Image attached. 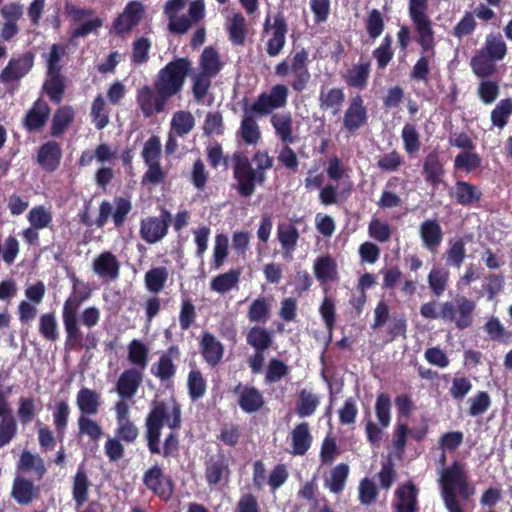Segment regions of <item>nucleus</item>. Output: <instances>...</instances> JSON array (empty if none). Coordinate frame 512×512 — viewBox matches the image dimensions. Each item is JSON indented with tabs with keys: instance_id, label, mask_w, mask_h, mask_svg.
<instances>
[{
	"instance_id": "obj_1",
	"label": "nucleus",
	"mask_w": 512,
	"mask_h": 512,
	"mask_svg": "<svg viewBox=\"0 0 512 512\" xmlns=\"http://www.w3.org/2000/svg\"><path fill=\"white\" fill-rule=\"evenodd\" d=\"M181 411L174 399L155 402L146 419L147 440L151 452H160L161 428L167 426L170 430L180 427Z\"/></svg>"
},
{
	"instance_id": "obj_2",
	"label": "nucleus",
	"mask_w": 512,
	"mask_h": 512,
	"mask_svg": "<svg viewBox=\"0 0 512 512\" xmlns=\"http://www.w3.org/2000/svg\"><path fill=\"white\" fill-rule=\"evenodd\" d=\"M440 485L445 506L459 504L457 493L463 499H468L475 494V488L468 485L466 472L459 463H453L441 471Z\"/></svg>"
},
{
	"instance_id": "obj_3",
	"label": "nucleus",
	"mask_w": 512,
	"mask_h": 512,
	"mask_svg": "<svg viewBox=\"0 0 512 512\" xmlns=\"http://www.w3.org/2000/svg\"><path fill=\"white\" fill-rule=\"evenodd\" d=\"M189 69L190 62L185 58L168 63L158 73L156 90L168 98L175 95L182 89Z\"/></svg>"
},
{
	"instance_id": "obj_4",
	"label": "nucleus",
	"mask_w": 512,
	"mask_h": 512,
	"mask_svg": "<svg viewBox=\"0 0 512 512\" xmlns=\"http://www.w3.org/2000/svg\"><path fill=\"white\" fill-rule=\"evenodd\" d=\"M289 90L283 84H277L270 91L260 94L252 104L251 110L259 115H267L286 105Z\"/></svg>"
},
{
	"instance_id": "obj_5",
	"label": "nucleus",
	"mask_w": 512,
	"mask_h": 512,
	"mask_svg": "<svg viewBox=\"0 0 512 512\" xmlns=\"http://www.w3.org/2000/svg\"><path fill=\"white\" fill-rule=\"evenodd\" d=\"M287 26L282 15L268 16L265 21L264 33L267 38V53L277 56L285 45Z\"/></svg>"
},
{
	"instance_id": "obj_6",
	"label": "nucleus",
	"mask_w": 512,
	"mask_h": 512,
	"mask_svg": "<svg viewBox=\"0 0 512 512\" xmlns=\"http://www.w3.org/2000/svg\"><path fill=\"white\" fill-rule=\"evenodd\" d=\"M234 177L238 184V191L244 197H249L254 193L257 179L263 180V176L259 175L258 177L248 159L242 156L236 158Z\"/></svg>"
},
{
	"instance_id": "obj_7",
	"label": "nucleus",
	"mask_w": 512,
	"mask_h": 512,
	"mask_svg": "<svg viewBox=\"0 0 512 512\" xmlns=\"http://www.w3.org/2000/svg\"><path fill=\"white\" fill-rule=\"evenodd\" d=\"M168 97L156 92L150 86H143L137 90L136 102L145 117H151L161 112L167 102Z\"/></svg>"
},
{
	"instance_id": "obj_8",
	"label": "nucleus",
	"mask_w": 512,
	"mask_h": 512,
	"mask_svg": "<svg viewBox=\"0 0 512 512\" xmlns=\"http://www.w3.org/2000/svg\"><path fill=\"white\" fill-rule=\"evenodd\" d=\"M131 210V203L124 198H116L113 203L102 202L99 208L98 226L102 227L112 217L116 226H120Z\"/></svg>"
},
{
	"instance_id": "obj_9",
	"label": "nucleus",
	"mask_w": 512,
	"mask_h": 512,
	"mask_svg": "<svg viewBox=\"0 0 512 512\" xmlns=\"http://www.w3.org/2000/svg\"><path fill=\"white\" fill-rule=\"evenodd\" d=\"M367 120V110L363 99L357 95L351 98L348 108L344 114V126L349 131H356L364 125Z\"/></svg>"
},
{
	"instance_id": "obj_10",
	"label": "nucleus",
	"mask_w": 512,
	"mask_h": 512,
	"mask_svg": "<svg viewBox=\"0 0 512 512\" xmlns=\"http://www.w3.org/2000/svg\"><path fill=\"white\" fill-rule=\"evenodd\" d=\"M39 489L22 475H16L11 489L12 498L20 505L31 504L38 496Z\"/></svg>"
},
{
	"instance_id": "obj_11",
	"label": "nucleus",
	"mask_w": 512,
	"mask_h": 512,
	"mask_svg": "<svg viewBox=\"0 0 512 512\" xmlns=\"http://www.w3.org/2000/svg\"><path fill=\"white\" fill-rule=\"evenodd\" d=\"M144 14V7L140 2L132 1L127 4L122 14L116 19L114 26L118 33H125L138 25Z\"/></svg>"
},
{
	"instance_id": "obj_12",
	"label": "nucleus",
	"mask_w": 512,
	"mask_h": 512,
	"mask_svg": "<svg viewBox=\"0 0 512 512\" xmlns=\"http://www.w3.org/2000/svg\"><path fill=\"white\" fill-rule=\"evenodd\" d=\"M102 405L101 395L96 390L83 387L76 395V406L80 415L94 416Z\"/></svg>"
},
{
	"instance_id": "obj_13",
	"label": "nucleus",
	"mask_w": 512,
	"mask_h": 512,
	"mask_svg": "<svg viewBox=\"0 0 512 512\" xmlns=\"http://www.w3.org/2000/svg\"><path fill=\"white\" fill-rule=\"evenodd\" d=\"M33 65V57L29 54L19 58L12 59L0 74V80L9 83L22 78L26 75Z\"/></svg>"
},
{
	"instance_id": "obj_14",
	"label": "nucleus",
	"mask_w": 512,
	"mask_h": 512,
	"mask_svg": "<svg viewBox=\"0 0 512 512\" xmlns=\"http://www.w3.org/2000/svg\"><path fill=\"white\" fill-rule=\"evenodd\" d=\"M81 305V300L76 296H70L63 306V323L67 332L68 338L73 339L79 336V326L77 320L78 310Z\"/></svg>"
},
{
	"instance_id": "obj_15",
	"label": "nucleus",
	"mask_w": 512,
	"mask_h": 512,
	"mask_svg": "<svg viewBox=\"0 0 512 512\" xmlns=\"http://www.w3.org/2000/svg\"><path fill=\"white\" fill-rule=\"evenodd\" d=\"M120 264L111 252H103L93 261V271L104 279H116L119 276Z\"/></svg>"
},
{
	"instance_id": "obj_16",
	"label": "nucleus",
	"mask_w": 512,
	"mask_h": 512,
	"mask_svg": "<svg viewBox=\"0 0 512 512\" xmlns=\"http://www.w3.org/2000/svg\"><path fill=\"white\" fill-rule=\"evenodd\" d=\"M145 485L162 499H168L172 494V487L167 478L158 467L149 469L144 476Z\"/></svg>"
},
{
	"instance_id": "obj_17",
	"label": "nucleus",
	"mask_w": 512,
	"mask_h": 512,
	"mask_svg": "<svg viewBox=\"0 0 512 512\" xmlns=\"http://www.w3.org/2000/svg\"><path fill=\"white\" fill-rule=\"evenodd\" d=\"M417 491L413 484L400 486L395 492L393 506L397 512H416Z\"/></svg>"
},
{
	"instance_id": "obj_18",
	"label": "nucleus",
	"mask_w": 512,
	"mask_h": 512,
	"mask_svg": "<svg viewBox=\"0 0 512 512\" xmlns=\"http://www.w3.org/2000/svg\"><path fill=\"white\" fill-rule=\"evenodd\" d=\"M277 237L282 247L283 256L285 258H292L299 239L297 228L288 223L279 224L277 227Z\"/></svg>"
},
{
	"instance_id": "obj_19",
	"label": "nucleus",
	"mask_w": 512,
	"mask_h": 512,
	"mask_svg": "<svg viewBox=\"0 0 512 512\" xmlns=\"http://www.w3.org/2000/svg\"><path fill=\"white\" fill-rule=\"evenodd\" d=\"M184 5L185 0H169L165 5L164 12L169 18V28L177 33H185L190 28V21L186 17H177Z\"/></svg>"
},
{
	"instance_id": "obj_20",
	"label": "nucleus",
	"mask_w": 512,
	"mask_h": 512,
	"mask_svg": "<svg viewBox=\"0 0 512 512\" xmlns=\"http://www.w3.org/2000/svg\"><path fill=\"white\" fill-rule=\"evenodd\" d=\"M291 453L293 455H304L312 443V435L307 423H300L291 431Z\"/></svg>"
},
{
	"instance_id": "obj_21",
	"label": "nucleus",
	"mask_w": 512,
	"mask_h": 512,
	"mask_svg": "<svg viewBox=\"0 0 512 512\" xmlns=\"http://www.w3.org/2000/svg\"><path fill=\"white\" fill-rule=\"evenodd\" d=\"M142 381L141 373L136 369L124 371L117 381V392L122 398L133 397Z\"/></svg>"
},
{
	"instance_id": "obj_22",
	"label": "nucleus",
	"mask_w": 512,
	"mask_h": 512,
	"mask_svg": "<svg viewBox=\"0 0 512 512\" xmlns=\"http://www.w3.org/2000/svg\"><path fill=\"white\" fill-rule=\"evenodd\" d=\"M201 351L206 362L212 366L220 362L224 353L222 344L209 332L202 335Z\"/></svg>"
},
{
	"instance_id": "obj_23",
	"label": "nucleus",
	"mask_w": 512,
	"mask_h": 512,
	"mask_svg": "<svg viewBox=\"0 0 512 512\" xmlns=\"http://www.w3.org/2000/svg\"><path fill=\"white\" fill-rule=\"evenodd\" d=\"M241 276L240 269H231L225 273L213 277L210 281V289L217 294H225L236 288Z\"/></svg>"
},
{
	"instance_id": "obj_24",
	"label": "nucleus",
	"mask_w": 512,
	"mask_h": 512,
	"mask_svg": "<svg viewBox=\"0 0 512 512\" xmlns=\"http://www.w3.org/2000/svg\"><path fill=\"white\" fill-rule=\"evenodd\" d=\"M270 122L275 130L276 136L283 143H293V120L290 113H275L271 116Z\"/></svg>"
},
{
	"instance_id": "obj_25",
	"label": "nucleus",
	"mask_w": 512,
	"mask_h": 512,
	"mask_svg": "<svg viewBox=\"0 0 512 512\" xmlns=\"http://www.w3.org/2000/svg\"><path fill=\"white\" fill-rule=\"evenodd\" d=\"M167 222L159 218H147L142 221L141 235L148 243H156L161 240L167 232Z\"/></svg>"
},
{
	"instance_id": "obj_26",
	"label": "nucleus",
	"mask_w": 512,
	"mask_h": 512,
	"mask_svg": "<svg viewBox=\"0 0 512 512\" xmlns=\"http://www.w3.org/2000/svg\"><path fill=\"white\" fill-rule=\"evenodd\" d=\"M442 229L434 220H426L420 225V237L424 246L431 252L436 251L442 241Z\"/></svg>"
},
{
	"instance_id": "obj_27",
	"label": "nucleus",
	"mask_w": 512,
	"mask_h": 512,
	"mask_svg": "<svg viewBox=\"0 0 512 512\" xmlns=\"http://www.w3.org/2000/svg\"><path fill=\"white\" fill-rule=\"evenodd\" d=\"M348 475L349 466L347 464L340 463L334 466L330 470L329 474L325 477V487L328 488L330 492L335 494L342 492L345 487Z\"/></svg>"
},
{
	"instance_id": "obj_28",
	"label": "nucleus",
	"mask_w": 512,
	"mask_h": 512,
	"mask_svg": "<svg viewBox=\"0 0 512 512\" xmlns=\"http://www.w3.org/2000/svg\"><path fill=\"white\" fill-rule=\"evenodd\" d=\"M49 107L43 101H36L33 107L29 110L25 118V127L29 130H35L42 127L48 118Z\"/></svg>"
},
{
	"instance_id": "obj_29",
	"label": "nucleus",
	"mask_w": 512,
	"mask_h": 512,
	"mask_svg": "<svg viewBox=\"0 0 512 512\" xmlns=\"http://www.w3.org/2000/svg\"><path fill=\"white\" fill-rule=\"evenodd\" d=\"M370 73V64L368 62L354 65L347 69L343 74V79L347 85L363 89L366 86Z\"/></svg>"
},
{
	"instance_id": "obj_30",
	"label": "nucleus",
	"mask_w": 512,
	"mask_h": 512,
	"mask_svg": "<svg viewBox=\"0 0 512 512\" xmlns=\"http://www.w3.org/2000/svg\"><path fill=\"white\" fill-rule=\"evenodd\" d=\"M237 135L248 145H255L261 139V131L256 120L245 115L240 123Z\"/></svg>"
},
{
	"instance_id": "obj_31",
	"label": "nucleus",
	"mask_w": 512,
	"mask_h": 512,
	"mask_svg": "<svg viewBox=\"0 0 512 512\" xmlns=\"http://www.w3.org/2000/svg\"><path fill=\"white\" fill-rule=\"evenodd\" d=\"M452 196L462 205H469L478 201L481 197V191L478 187L459 181L452 189Z\"/></svg>"
},
{
	"instance_id": "obj_32",
	"label": "nucleus",
	"mask_w": 512,
	"mask_h": 512,
	"mask_svg": "<svg viewBox=\"0 0 512 512\" xmlns=\"http://www.w3.org/2000/svg\"><path fill=\"white\" fill-rule=\"evenodd\" d=\"M495 60L479 50L470 61L473 73L478 77H489L497 71Z\"/></svg>"
},
{
	"instance_id": "obj_33",
	"label": "nucleus",
	"mask_w": 512,
	"mask_h": 512,
	"mask_svg": "<svg viewBox=\"0 0 512 512\" xmlns=\"http://www.w3.org/2000/svg\"><path fill=\"white\" fill-rule=\"evenodd\" d=\"M18 470L31 472L38 479L42 478L46 472L43 459L40 456L33 454L29 451H23V453L21 454L18 463Z\"/></svg>"
},
{
	"instance_id": "obj_34",
	"label": "nucleus",
	"mask_w": 512,
	"mask_h": 512,
	"mask_svg": "<svg viewBox=\"0 0 512 512\" xmlns=\"http://www.w3.org/2000/svg\"><path fill=\"white\" fill-rule=\"evenodd\" d=\"M195 126V119L188 111H177L173 114L170 131L176 136H184L191 132Z\"/></svg>"
},
{
	"instance_id": "obj_35",
	"label": "nucleus",
	"mask_w": 512,
	"mask_h": 512,
	"mask_svg": "<svg viewBox=\"0 0 512 512\" xmlns=\"http://www.w3.org/2000/svg\"><path fill=\"white\" fill-rule=\"evenodd\" d=\"M414 24L419 33V42L425 51H428L433 46V33L431 29V22L426 14L411 16Z\"/></svg>"
},
{
	"instance_id": "obj_36",
	"label": "nucleus",
	"mask_w": 512,
	"mask_h": 512,
	"mask_svg": "<svg viewBox=\"0 0 512 512\" xmlns=\"http://www.w3.org/2000/svg\"><path fill=\"white\" fill-rule=\"evenodd\" d=\"M60 148L56 142H48L44 144L38 154L40 164L47 170H54L60 160Z\"/></svg>"
},
{
	"instance_id": "obj_37",
	"label": "nucleus",
	"mask_w": 512,
	"mask_h": 512,
	"mask_svg": "<svg viewBox=\"0 0 512 512\" xmlns=\"http://www.w3.org/2000/svg\"><path fill=\"white\" fill-rule=\"evenodd\" d=\"M172 354L176 356L178 354L177 349L171 348L169 354L162 355L159 361L151 367L152 374L162 381L170 379L175 373Z\"/></svg>"
},
{
	"instance_id": "obj_38",
	"label": "nucleus",
	"mask_w": 512,
	"mask_h": 512,
	"mask_svg": "<svg viewBox=\"0 0 512 512\" xmlns=\"http://www.w3.org/2000/svg\"><path fill=\"white\" fill-rule=\"evenodd\" d=\"M314 273L321 282H328L335 279L337 267L335 261L329 256H322L314 262Z\"/></svg>"
},
{
	"instance_id": "obj_39",
	"label": "nucleus",
	"mask_w": 512,
	"mask_h": 512,
	"mask_svg": "<svg viewBox=\"0 0 512 512\" xmlns=\"http://www.w3.org/2000/svg\"><path fill=\"white\" fill-rule=\"evenodd\" d=\"M221 68L218 53L212 47H206L200 57L199 71L214 77Z\"/></svg>"
},
{
	"instance_id": "obj_40",
	"label": "nucleus",
	"mask_w": 512,
	"mask_h": 512,
	"mask_svg": "<svg viewBox=\"0 0 512 512\" xmlns=\"http://www.w3.org/2000/svg\"><path fill=\"white\" fill-rule=\"evenodd\" d=\"M264 403L261 393L253 388H245L242 390L239 405L241 409L247 413L258 411Z\"/></svg>"
},
{
	"instance_id": "obj_41",
	"label": "nucleus",
	"mask_w": 512,
	"mask_h": 512,
	"mask_svg": "<svg viewBox=\"0 0 512 512\" xmlns=\"http://www.w3.org/2000/svg\"><path fill=\"white\" fill-rule=\"evenodd\" d=\"M480 50L497 62L505 57L507 46L500 35H488L485 45Z\"/></svg>"
},
{
	"instance_id": "obj_42",
	"label": "nucleus",
	"mask_w": 512,
	"mask_h": 512,
	"mask_svg": "<svg viewBox=\"0 0 512 512\" xmlns=\"http://www.w3.org/2000/svg\"><path fill=\"white\" fill-rule=\"evenodd\" d=\"M52 213L50 209L43 205L33 207L27 214V220L34 229H45L52 222Z\"/></svg>"
},
{
	"instance_id": "obj_43",
	"label": "nucleus",
	"mask_w": 512,
	"mask_h": 512,
	"mask_svg": "<svg viewBox=\"0 0 512 512\" xmlns=\"http://www.w3.org/2000/svg\"><path fill=\"white\" fill-rule=\"evenodd\" d=\"M272 342V335L265 328L255 326L247 334V343L257 351L266 350Z\"/></svg>"
},
{
	"instance_id": "obj_44",
	"label": "nucleus",
	"mask_w": 512,
	"mask_h": 512,
	"mask_svg": "<svg viewBox=\"0 0 512 512\" xmlns=\"http://www.w3.org/2000/svg\"><path fill=\"white\" fill-rule=\"evenodd\" d=\"M318 405L319 398L316 394L302 390L296 408L297 414L302 418L309 417L316 411Z\"/></svg>"
},
{
	"instance_id": "obj_45",
	"label": "nucleus",
	"mask_w": 512,
	"mask_h": 512,
	"mask_svg": "<svg viewBox=\"0 0 512 512\" xmlns=\"http://www.w3.org/2000/svg\"><path fill=\"white\" fill-rule=\"evenodd\" d=\"M77 424L79 434L89 437L92 441H98L104 434L101 426L91 416L80 415Z\"/></svg>"
},
{
	"instance_id": "obj_46",
	"label": "nucleus",
	"mask_w": 512,
	"mask_h": 512,
	"mask_svg": "<svg viewBox=\"0 0 512 512\" xmlns=\"http://www.w3.org/2000/svg\"><path fill=\"white\" fill-rule=\"evenodd\" d=\"M91 117L97 129L105 128L109 123V111L102 95H98L91 106Z\"/></svg>"
},
{
	"instance_id": "obj_47",
	"label": "nucleus",
	"mask_w": 512,
	"mask_h": 512,
	"mask_svg": "<svg viewBox=\"0 0 512 512\" xmlns=\"http://www.w3.org/2000/svg\"><path fill=\"white\" fill-rule=\"evenodd\" d=\"M44 88L51 100L60 102L64 91V80L60 72H48Z\"/></svg>"
},
{
	"instance_id": "obj_48",
	"label": "nucleus",
	"mask_w": 512,
	"mask_h": 512,
	"mask_svg": "<svg viewBox=\"0 0 512 512\" xmlns=\"http://www.w3.org/2000/svg\"><path fill=\"white\" fill-rule=\"evenodd\" d=\"M475 309V303L467 298L457 300V311L455 324L463 329L470 326L472 322V313Z\"/></svg>"
},
{
	"instance_id": "obj_49",
	"label": "nucleus",
	"mask_w": 512,
	"mask_h": 512,
	"mask_svg": "<svg viewBox=\"0 0 512 512\" xmlns=\"http://www.w3.org/2000/svg\"><path fill=\"white\" fill-rule=\"evenodd\" d=\"M167 279L168 271L164 267L151 269L145 274L146 287L154 293H158L164 288Z\"/></svg>"
},
{
	"instance_id": "obj_50",
	"label": "nucleus",
	"mask_w": 512,
	"mask_h": 512,
	"mask_svg": "<svg viewBox=\"0 0 512 512\" xmlns=\"http://www.w3.org/2000/svg\"><path fill=\"white\" fill-rule=\"evenodd\" d=\"M321 107L330 109L336 115L344 101V93L339 88H332L327 92H322L320 96Z\"/></svg>"
},
{
	"instance_id": "obj_51",
	"label": "nucleus",
	"mask_w": 512,
	"mask_h": 512,
	"mask_svg": "<svg viewBox=\"0 0 512 512\" xmlns=\"http://www.w3.org/2000/svg\"><path fill=\"white\" fill-rule=\"evenodd\" d=\"M270 315L268 301L264 297L255 299L248 309V319L251 322H266Z\"/></svg>"
},
{
	"instance_id": "obj_52",
	"label": "nucleus",
	"mask_w": 512,
	"mask_h": 512,
	"mask_svg": "<svg viewBox=\"0 0 512 512\" xmlns=\"http://www.w3.org/2000/svg\"><path fill=\"white\" fill-rule=\"evenodd\" d=\"M74 118V111L71 107H61L54 115L52 121V134L54 136L61 135L69 126Z\"/></svg>"
},
{
	"instance_id": "obj_53",
	"label": "nucleus",
	"mask_w": 512,
	"mask_h": 512,
	"mask_svg": "<svg viewBox=\"0 0 512 512\" xmlns=\"http://www.w3.org/2000/svg\"><path fill=\"white\" fill-rule=\"evenodd\" d=\"M449 278V273L441 267H433L428 275V283L432 292L436 296H440L445 288Z\"/></svg>"
},
{
	"instance_id": "obj_54",
	"label": "nucleus",
	"mask_w": 512,
	"mask_h": 512,
	"mask_svg": "<svg viewBox=\"0 0 512 512\" xmlns=\"http://www.w3.org/2000/svg\"><path fill=\"white\" fill-rule=\"evenodd\" d=\"M228 31L233 43L241 44L245 39L246 23L241 13H234L229 20Z\"/></svg>"
},
{
	"instance_id": "obj_55",
	"label": "nucleus",
	"mask_w": 512,
	"mask_h": 512,
	"mask_svg": "<svg viewBox=\"0 0 512 512\" xmlns=\"http://www.w3.org/2000/svg\"><path fill=\"white\" fill-rule=\"evenodd\" d=\"M228 238L223 234L215 237V244L213 248V261L212 268L215 270L220 269L228 255Z\"/></svg>"
},
{
	"instance_id": "obj_56",
	"label": "nucleus",
	"mask_w": 512,
	"mask_h": 512,
	"mask_svg": "<svg viewBox=\"0 0 512 512\" xmlns=\"http://www.w3.org/2000/svg\"><path fill=\"white\" fill-rule=\"evenodd\" d=\"M512 114V101L510 99L501 100L491 112V121L494 126L503 128Z\"/></svg>"
},
{
	"instance_id": "obj_57",
	"label": "nucleus",
	"mask_w": 512,
	"mask_h": 512,
	"mask_svg": "<svg viewBox=\"0 0 512 512\" xmlns=\"http://www.w3.org/2000/svg\"><path fill=\"white\" fill-rule=\"evenodd\" d=\"M481 165V157L473 152L465 151L459 153L454 160V166L458 170L465 171L467 173L475 170Z\"/></svg>"
},
{
	"instance_id": "obj_58",
	"label": "nucleus",
	"mask_w": 512,
	"mask_h": 512,
	"mask_svg": "<svg viewBox=\"0 0 512 512\" xmlns=\"http://www.w3.org/2000/svg\"><path fill=\"white\" fill-rule=\"evenodd\" d=\"M401 138L403 141L404 149L407 153L413 154L419 151L420 139L419 133L417 132L415 126L411 124H405L401 132Z\"/></svg>"
},
{
	"instance_id": "obj_59",
	"label": "nucleus",
	"mask_w": 512,
	"mask_h": 512,
	"mask_svg": "<svg viewBox=\"0 0 512 512\" xmlns=\"http://www.w3.org/2000/svg\"><path fill=\"white\" fill-rule=\"evenodd\" d=\"M212 78L213 76L201 71L195 72L192 75V90L194 97L198 101H201L206 96L210 88Z\"/></svg>"
},
{
	"instance_id": "obj_60",
	"label": "nucleus",
	"mask_w": 512,
	"mask_h": 512,
	"mask_svg": "<svg viewBox=\"0 0 512 512\" xmlns=\"http://www.w3.org/2000/svg\"><path fill=\"white\" fill-rule=\"evenodd\" d=\"M424 172L427 180L432 183H438L443 173V167L436 153H430L424 162Z\"/></svg>"
},
{
	"instance_id": "obj_61",
	"label": "nucleus",
	"mask_w": 512,
	"mask_h": 512,
	"mask_svg": "<svg viewBox=\"0 0 512 512\" xmlns=\"http://www.w3.org/2000/svg\"><path fill=\"white\" fill-rule=\"evenodd\" d=\"M147 354L148 350L146 346L139 340H133L128 347V358L141 368H145L147 365Z\"/></svg>"
},
{
	"instance_id": "obj_62",
	"label": "nucleus",
	"mask_w": 512,
	"mask_h": 512,
	"mask_svg": "<svg viewBox=\"0 0 512 512\" xmlns=\"http://www.w3.org/2000/svg\"><path fill=\"white\" fill-rule=\"evenodd\" d=\"M161 155V142L158 136L150 137L144 144L142 157L145 164L159 162Z\"/></svg>"
},
{
	"instance_id": "obj_63",
	"label": "nucleus",
	"mask_w": 512,
	"mask_h": 512,
	"mask_svg": "<svg viewBox=\"0 0 512 512\" xmlns=\"http://www.w3.org/2000/svg\"><path fill=\"white\" fill-rule=\"evenodd\" d=\"M89 482L84 472L78 471L73 484V498L78 505H82L88 498Z\"/></svg>"
},
{
	"instance_id": "obj_64",
	"label": "nucleus",
	"mask_w": 512,
	"mask_h": 512,
	"mask_svg": "<svg viewBox=\"0 0 512 512\" xmlns=\"http://www.w3.org/2000/svg\"><path fill=\"white\" fill-rule=\"evenodd\" d=\"M469 414L471 416H478L488 410L491 405L489 395L484 392H478L475 396L468 399Z\"/></svg>"
}]
</instances>
